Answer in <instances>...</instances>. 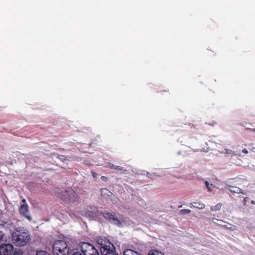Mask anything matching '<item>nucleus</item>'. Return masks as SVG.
<instances>
[{
  "label": "nucleus",
  "instance_id": "obj_33",
  "mask_svg": "<svg viewBox=\"0 0 255 255\" xmlns=\"http://www.w3.org/2000/svg\"><path fill=\"white\" fill-rule=\"evenodd\" d=\"M252 203L255 204V202L254 201H252Z\"/></svg>",
  "mask_w": 255,
  "mask_h": 255
},
{
  "label": "nucleus",
  "instance_id": "obj_20",
  "mask_svg": "<svg viewBox=\"0 0 255 255\" xmlns=\"http://www.w3.org/2000/svg\"><path fill=\"white\" fill-rule=\"evenodd\" d=\"M205 185H206V187H207V189H208V191L209 192H211V191H212V189H211V187L210 186V184H209V183L208 182V181H206L205 182Z\"/></svg>",
  "mask_w": 255,
  "mask_h": 255
},
{
  "label": "nucleus",
  "instance_id": "obj_35",
  "mask_svg": "<svg viewBox=\"0 0 255 255\" xmlns=\"http://www.w3.org/2000/svg\"><path fill=\"white\" fill-rule=\"evenodd\" d=\"M181 207H182V205L178 206V208H181Z\"/></svg>",
  "mask_w": 255,
  "mask_h": 255
},
{
  "label": "nucleus",
  "instance_id": "obj_8",
  "mask_svg": "<svg viewBox=\"0 0 255 255\" xmlns=\"http://www.w3.org/2000/svg\"><path fill=\"white\" fill-rule=\"evenodd\" d=\"M13 249L11 244L1 245L0 246V255H11Z\"/></svg>",
  "mask_w": 255,
  "mask_h": 255
},
{
  "label": "nucleus",
  "instance_id": "obj_18",
  "mask_svg": "<svg viewBox=\"0 0 255 255\" xmlns=\"http://www.w3.org/2000/svg\"><path fill=\"white\" fill-rule=\"evenodd\" d=\"M13 255H23V252L19 249L15 250L13 252Z\"/></svg>",
  "mask_w": 255,
  "mask_h": 255
},
{
  "label": "nucleus",
  "instance_id": "obj_26",
  "mask_svg": "<svg viewBox=\"0 0 255 255\" xmlns=\"http://www.w3.org/2000/svg\"><path fill=\"white\" fill-rule=\"evenodd\" d=\"M242 152L245 154H247L248 153V150L247 149L244 148L242 150Z\"/></svg>",
  "mask_w": 255,
  "mask_h": 255
},
{
  "label": "nucleus",
  "instance_id": "obj_4",
  "mask_svg": "<svg viewBox=\"0 0 255 255\" xmlns=\"http://www.w3.org/2000/svg\"><path fill=\"white\" fill-rule=\"evenodd\" d=\"M52 249L54 255H68L69 254V248L64 241H56L52 246Z\"/></svg>",
  "mask_w": 255,
  "mask_h": 255
},
{
  "label": "nucleus",
  "instance_id": "obj_12",
  "mask_svg": "<svg viewBox=\"0 0 255 255\" xmlns=\"http://www.w3.org/2000/svg\"><path fill=\"white\" fill-rule=\"evenodd\" d=\"M191 205L193 207L199 209H202L205 208V205L201 203V202H194L191 203Z\"/></svg>",
  "mask_w": 255,
  "mask_h": 255
},
{
  "label": "nucleus",
  "instance_id": "obj_6",
  "mask_svg": "<svg viewBox=\"0 0 255 255\" xmlns=\"http://www.w3.org/2000/svg\"><path fill=\"white\" fill-rule=\"evenodd\" d=\"M101 214L106 220L109 221L119 227L122 226V224L121 221L114 215L109 212L101 213Z\"/></svg>",
  "mask_w": 255,
  "mask_h": 255
},
{
  "label": "nucleus",
  "instance_id": "obj_29",
  "mask_svg": "<svg viewBox=\"0 0 255 255\" xmlns=\"http://www.w3.org/2000/svg\"><path fill=\"white\" fill-rule=\"evenodd\" d=\"M22 203H23V204H27V203H26V200H25V199H23L22 200Z\"/></svg>",
  "mask_w": 255,
  "mask_h": 255
},
{
  "label": "nucleus",
  "instance_id": "obj_36",
  "mask_svg": "<svg viewBox=\"0 0 255 255\" xmlns=\"http://www.w3.org/2000/svg\"><path fill=\"white\" fill-rule=\"evenodd\" d=\"M253 131H255V128L252 129Z\"/></svg>",
  "mask_w": 255,
  "mask_h": 255
},
{
  "label": "nucleus",
  "instance_id": "obj_32",
  "mask_svg": "<svg viewBox=\"0 0 255 255\" xmlns=\"http://www.w3.org/2000/svg\"><path fill=\"white\" fill-rule=\"evenodd\" d=\"M199 149H196V150H194V152H198V151H199Z\"/></svg>",
  "mask_w": 255,
  "mask_h": 255
},
{
  "label": "nucleus",
  "instance_id": "obj_14",
  "mask_svg": "<svg viewBox=\"0 0 255 255\" xmlns=\"http://www.w3.org/2000/svg\"><path fill=\"white\" fill-rule=\"evenodd\" d=\"M225 150L226 151L225 152H224L226 154H230L231 156H236V155H240V154L237 153L235 151L231 150V149H225Z\"/></svg>",
  "mask_w": 255,
  "mask_h": 255
},
{
  "label": "nucleus",
  "instance_id": "obj_21",
  "mask_svg": "<svg viewBox=\"0 0 255 255\" xmlns=\"http://www.w3.org/2000/svg\"><path fill=\"white\" fill-rule=\"evenodd\" d=\"M116 170H119V171H126V169H124V168L122 166H117L116 168Z\"/></svg>",
  "mask_w": 255,
  "mask_h": 255
},
{
  "label": "nucleus",
  "instance_id": "obj_11",
  "mask_svg": "<svg viewBox=\"0 0 255 255\" xmlns=\"http://www.w3.org/2000/svg\"><path fill=\"white\" fill-rule=\"evenodd\" d=\"M101 195L105 198H108L112 194V192L107 188H102L101 190Z\"/></svg>",
  "mask_w": 255,
  "mask_h": 255
},
{
  "label": "nucleus",
  "instance_id": "obj_24",
  "mask_svg": "<svg viewBox=\"0 0 255 255\" xmlns=\"http://www.w3.org/2000/svg\"><path fill=\"white\" fill-rule=\"evenodd\" d=\"M109 166L110 167V168H111L112 169H116V165H115L114 164H113V163H109Z\"/></svg>",
  "mask_w": 255,
  "mask_h": 255
},
{
  "label": "nucleus",
  "instance_id": "obj_15",
  "mask_svg": "<svg viewBox=\"0 0 255 255\" xmlns=\"http://www.w3.org/2000/svg\"><path fill=\"white\" fill-rule=\"evenodd\" d=\"M222 206V204L221 203H218L215 206H212L211 207V210L212 211H217L220 210Z\"/></svg>",
  "mask_w": 255,
  "mask_h": 255
},
{
  "label": "nucleus",
  "instance_id": "obj_9",
  "mask_svg": "<svg viewBox=\"0 0 255 255\" xmlns=\"http://www.w3.org/2000/svg\"><path fill=\"white\" fill-rule=\"evenodd\" d=\"M5 226L9 229L10 234L22 228V227L17 226L14 222L6 223L5 224Z\"/></svg>",
  "mask_w": 255,
  "mask_h": 255
},
{
  "label": "nucleus",
  "instance_id": "obj_3",
  "mask_svg": "<svg viewBox=\"0 0 255 255\" xmlns=\"http://www.w3.org/2000/svg\"><path fill=\"white\" fill-rule=\"evenodd\" d=\"M98 243L101 246L100 251L103 255H118L115 252L114 245L106 239H100Z\"/></svg>",
  "mask_w": 255,
  "mask_h": 255
},
{
  "label": "nucleus",
  "instance_id": "obj_10",
  "mask_svg": "<svg viewBox=\"0 0 255 255\" xmlns=\"http://www.w3.org/2000/svg\"><path fill=\"white\" fill-rule=\"evenodd\" d=\"M226 187L227 189H228L232 193H237V194L241 193L244 195L245 194V193L243 191H242L241 189H240V188H238L236 186H231V185H226Z\"/></svg>",
  "mask_w": 255,
  "mask_h": 255
},
{
  "label": "nucleus",
  "instance_id": "obj_16",
  "mask_svg": "<svg viewBox=\"0 0 255 255\" xmlns=\"http://www.w3.org/2000/svg\"><path fill=\"white\" fill-rule=\"evenodd\" d=\"M36 255H51L49 254L48 253H47L46 251H39L37 253Z\"/></svg>",
  "mask_w": 255,
  "mask_h": 255
},
{
  "label": "nucleus",
  "instance_id": "obj_25",
  "mask_svg": "<svg viewBox=\"0 0 255 255\" xmlns=\"http://www.w3.org/2000/svg\"><path fill=\"white\" fill-rule=\"evenodd\" d=\"M3 233L2 231H0V242L2 240V238L3 237Z\"/></svg>",
  "mask_w": 255,
  "mask_h": 255
},
{
  "label": "nucleus",
  "instance_id": "obj_7",
  "mask_svg": "<svg viewBox=\"0 0 255 255\" xmlns=\"http://www.w3.org/2000/svg\"><path fill=\"white\" fill-rule=\"evenodd\" d=\"M19 212L21 216L26 218L28 221L32 220V218L29 214V207L27 204H21L19 208Z\"/></svg>",
  "mask_w": 255,
  "mask_h": 255
},
{
  "label": "nucleus",
  "instance_id": "obj_30",
  "mask_svg": "<svg viewBox=\"0 0 255 255\" xmlns=\"http://www.w3.org/2000/svg\"><path fill=\"white\" fill-rule=\"evenodd\" d=\"M101 178L103 180H107V177H105V176H102Z\"/></svg>",
  "mask_w": 255,
  "mask_h": 255
},
{
  "label": "nucleus",
  "instance_id": "obj_1",
  "mask_svg": "<svg viewBox=\"0 0 255 255\" xmlns=\"http://www.w3.org/2000/svg\"><path fill=\"white\" fill-rule=\"evenodd\" d=\"M20 230L11 234V242L15 246L23 247L27 244L30 240L29 234L24 231L22 227Z\"/></svg>",
  "mask_w": 255,
  "mask_h": 255
},
{
  "label": "nucleus",
  "instance_id": "obj_23",
  "mask_svg": "<svg viewBox=\"0 0 255 255\" xmlns=\"http://www.w3.org/2000/svg\"><path fill=\"white\" fill-rule=\"evenodd\" d=\"M218 225L221 226L222 227H224L225 228H227V229L231 228L229 227V226H231V225L229 224H228V225H221V224H218Z\"/></svg>",
  "mask_w": 255,
  "mask_h": 255
},
{
  "label": "nucleus",
  "instance_id": "obj_17",
  "mask_svg": "<svg viewBox=\"0 0 255 255\" xmlns=\"http://www.w3.org/2000/svg\"><path fill=\"white\" fill-rule=\"evenodd\" d=\"M148 255H158V252L157 250H152L149 251Z\"/></svg>",
  "mask_w": 255,
  "mask_h": 255
},
{
  "label": "nucleus",
  "instance_id": "obj_28",
  "mask_svg": "<svg viewBox=\"0 0 255 255\" xmlns=\"http://www.w3.org/2000/svg\"><path fill=\"white\" fill-rule=\"evenodd\" d=\"M59 158L61 160H63L65 159V156L64 155H59Z\"/></svg>",
  "mask_w": 255,
  "mask_h": 255
},
{
  "label": "nucleus",
  "instance_id": "obj_13",
  "mask_svg": "<svg viewBox=\"0 0 255 255\" xmlns=\"http://www.w3.org/2000/svg\"><path fill=\"white\" fill-rule=\"evenodd\" d=\"M124 255H141L136 251L130 249H126L124 252Z\"/></svg>",
  "mask_w": 255,
  "mask_h": 255
},
{
  "label": "nucleus",
  "instance_id": "obj_19",
  "mask_svg": "<svg viewBox=\"0 0 255 255\" xmlns=\"http://www.w3.org/2000/svg\"><path fill=\"white\" fill-rule=\"evenodd\" d=\"M191 212V211L189 209H182L180 211L181 214H187L190 213Z\"/></svg>",
  "mask_w": 255,
  "mask_h": 255
},
{
  "label": "nucleus",
  "instance_id": "obj_31",
  "mask_svg": "<svg viewBox=\"0 0 255 255\" xmlns=\"http://www.w3.org/2000/svg\"><path fill=\"white\" fill-rule=\"evenodd\" d=\"M244 201L245 204H246V198H245L244 199Z\"/></svg>",
  "mask_w": 255,
  "mask_h": 255
},
{
  "label": "nucleus",
  "instance_id": "obj_2",
  "mask_svg": "<svg viewBox=\"0 0 255 255\" xmlns=\"http://www.w3.org/2000/svg\"><path fill=\"white\" fill-rule=\"evenodd\" d=\"M57 196L69 204L79 203L80 202V197L77 193L71 188L64 189L60 192L56 193Z\"/></svg>",
  "mask_w": 255,
  "mask_h": 255
},
{
  "label": "nucleus",
  "instance_id": "obj_22",
  "mask_svg": "<svg viewBox=\"0 0 255 255\" xmlns=\"http://www.w3.org/2000/svg\"><path fill=\"white\" fill-rule=\"evenodd\" d=\"M212 222L215 224H217L218 225L217 223H216L215 221H219L221 222H224V221H223V220H218L217 219L215 218H212Z\"/></svg>",
  "mask_w": 255,
  "mask_h": 255
},
{
  "label": "nucleus",
  "instance_id": "obj_34",
  "mask_svg": "<svg viewBox=\"0 0 255 255\" xmlns=\"http://www.w3.org/2000/svg\"><path fill=\"white\" fill-rule=\"evenodd\" d=\"M160 255H164V254H163V253H161V252H160Z\"/></svg>",
  "mask_w": 255,
  "mask_h": 255
},
{
  "label": "nucleus",
  "instance_id": "obj_5",
  "mask_svg": "<svg viewBox=\"0 0 255 255\" xmlns=\"http://www.w3.org/2000/svg\"><path fill=\"white\" fill-rule=\"evenodd\" d=\"M81 255H99L97 249L92 244L83 243L81 246Z\"/></svg>",
  "mask_w": 255,
  "mask_h": 255
},
{
  "label": "nucleus",
  "instance_id": "obj_27",
  "mask_svg": "<svg viewBox=\"0 0 255 255\" xmlns=\"http://www.w3.org/2000/svg\"><path fill=\"white\" fill-rule=\"evenodd\" d=\"M92 175L94 177H96L97 176V173L94 171L92 172Z\"/></svg>",
  "mask_w": 255,
  "mask_h": 255
}]
</instances>
